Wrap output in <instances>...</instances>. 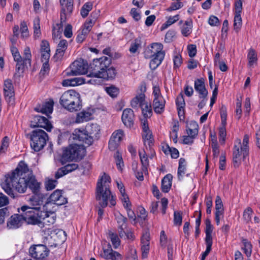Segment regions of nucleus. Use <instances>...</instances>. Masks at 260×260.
I'll return each mask as SVG.
<instances>
[{"label": "nucleus", "instance_id": "obj_30", "mask_svg": "<svg viewBox=\"0 0 260 260\" xmlns=\"http://www.w3.org/2000/svg\"><path fill=\"white\" fill-rule=\"evenodd\" d=\"M68 44L66 40H61L57 45L55 55L58 58H61L68 47Z\"/></svg>", "mask_w": 260, "mask_h": 260}, {"label": "nucleus", "instance_id": "obj_57", "mask_svg": "<svg viewBox=\"0 0 260 260\" xmlns=\"http://www.w3.org/2000/svg\"><path fill=\"white\" fill-rule=\"evenodd\" d=\"M252 212H253V211H252V209L250 207L247 208L244 211L243 218L246 222H248L251 220Z\"/></svg>", "mask_w": 260, "mask_h": 260}, {"label": "nucleus", "instance_id": "obj_19", "mask_svg": "<svg viewBox=\"0 0 260 260\" xmlns=\"http://www.w3.org/2000/svg\"><path fill=\"white\" fill-rule=\"evenodd\" d=\"M62 190L56 189L49 196L48 200L54 204L62 205L67 203V199L62 195Z\"/></svg>", "mask_w": 260, "mask_h": 260}, {"label": "nucleus", "instance_id": "obj_27", "mask_svg": "<svg viewBox=\"0 0 260 260\" xmlns=\"http://www.w3.org/2000/svg\"><path fill=\"white\" fill-rule=\"evenodd\" d=\"M54 103L52 100H50L48 102L45 103L42 106H37L35 110L42 113L48 115L51 114L53 111Z\"/></svg>", "mask_w": 260, "mask_h": 260}, {"label": "nucleus", "instance_id": "obj_37", "mask_svg": "<svg viewBox=\"0 0 260 260\" xmlns=\"http://www.w3.org/2000/svg\"><path fill=\"white\" fill-rule=\"evenodd\" d=\"M179 19V15H176L173 16H170L168 18L167 21L162 24L160 30H164L167 29L169 26L177 22Z\"/></svg>", "mask_w": 260, "mask_h": 260}, {"label": "nucleus", "instance_id": "obj_15", "mask_svg": "<svg viewBox=\"0 0 260 260\" xmlns=\"http://www.w3.org/2000/svg\"><path fill=\"white\" fill-rule=\"evenodd\" d=\"M4 93L6 100L9 105H13L14 102V90L12 81L6 79L4 82Z\"/></svg>", "mask_w": 260, "mask_h": 260}, {"label": "nucleus", "instance_id": "obj_48", "mask_svg": "<svg viewBox=\"0 0 260 260\" xmlns=\"http://www.w3.org/2000/svg\"><path fill=\"white\" fill-rule=\"evenodd\" d=\"M105 90L106 91V92L110 96H111L112 98L116 97L119 93L118 89L114 86H110L108 87H106L105 88Z\"/></svg>", "mask_w": 260, "mask_h": 260}, {"label": "nucleus", "instance_id": "obj_63", "mask_svg": "<svg viewBox=\"0 0 260 260\" xmlns=\"http://www.w3.org/2000/svg\"><path fill=\"white\" fill-rule=\"evenodd\" d=\"M174 67L175 68H179L182 64L181 56L179 54H176L174 56Z\"/></svg>", "mask_w": 260, "mask_h": 260}, {"label": "nucleus", "instance_id": "obj_8", "mask_svg": "<svg viewBox=\"0 0 260 260\" xmlns=\"http://www.w3.org/2000/svg\"><path fill=\"white\" fill-rule=\"evenodd\" d=\"M21 210L24 221L27 224L40 225L42 223V218L45 215L44 212L41 213L37 210V208L23 206L21 207Z\"/></svg>", "mask_w": 260, "mask_h": 260}, {"label": "nucleus", "instance_id": "obj_43", "mask_svg": "<svg viewBox=\"0 0 260 260\" xmlns=\"http://www.w3.org/2000/svg\"><path fill=\"white\" fill-rule=\"evenodd\" d=\"M58 184L57 180H46L44 182L45 189L47 191L52 190Z\"/></svg>", "mask_w": 260, "mask_h": 260}, {"label": "nucleus", "instance_id": "obj_32", "mask_svg": "<svg viewBox=\"0 0 260 260\" xmlns=\"http://www.w3.org/2000/svg\"><path fill=\"white\" fill-rule=\"evenodd\" d=\"M192 21L191 19L185 22L181 28L182 34L185 36H188L192 32Z\"/></svg>", "mask_w": 260, "mask_h": 260}, {"label": "nucleus", "instance_id": "obj_41", "mask_svg": "<svg viewBox=\"0 0 260 260\" xmlns=\"http://www.w3.org/2000/svg\"><path fill=\"white\" fill-rule=\"evenodd\" d=\"M114 158L116 165L118 170L121 171L124 167V164L121 155L117 151L114 154Z\"/></svg>", "mask_w": 260, "mask_h": 260}, {"label": "nucleus", "instance_id": "obj_25", "mask_svg": "<svg viewBox=\"0 0 260 260\" xmlns=\"http://www.w3.org/2000/svg\"><path fill=\"white\" fill-rule=\"evenodd\" d=\"M134 114L131 109H125L123 110L121 119L123 124L127 127H131L134 123Z\"/></svg>", "mask_w": 260, "mask_h": 260}, {"label": "nucleus", "instance_id": "obj_20", "mask_svg": "<svg viewBox=\"0 0 260 260\" xmlns=\"http://www.w3.org/2000/svg\"><path fill=\"white\" fill-rule=\"evenodd\" d=\"M69 148L74 160L81 159L85 155V148L81 144H72Z\"/></svg>", "mask_w": 260, "mask_h": 260}, {"label": "nucleus", "instance_id": "obj_31", "mask_svg": "<svg viewBox=\"0 0 260 260\" xmlns=\"http://www.w3.org/2000/svg\"><path fill=\"white\" fill-rule=\"evenodd\" d=\"M247 58L248 60V66L250 68H253L256 64L257 60L256 52L253 49L250 48L248 50Z\"/></svg>", "mask_w": 260, "mask_h": 260}, {"label": "nucleus", "instance_id": "obj_47", "mask_svg": "<svg viewBox=\"0 0 260 260\" xmlns=\"http://www.w3.org/2000/svg\"><path fill=\"white\" fill-rule=\"evenodd\" d=\"M109 237L112 242L113 247L115 248H117L119 246L120 242L117 234L110 232L109 233Z\"/></svg>", "mask_w": 260, "mask_h": 260}, {"label": "nucleus", "instance_id": "obj_5", "mask_svg": "<svg viewBox=\"0 0 260 260\" xmlns=\"http://www.w3.org/2000/svg\"><path fill=\"white\" fill-rule=\"evenodd\" d=\"M249 137L245 135L244 136L242 144L240 140L237 141L238 144L235 145L233 149V162L235 168H238L242 161H244L249 154Z\"/></svg>", "mask_w": 260, "mask_h": 260}, {"label": "nucleus", "instance_id": "obj_14", "mask_svg": "<svg viewBox=\"0 0 260 260\" xmlns=\"http://www.w3.org/2000/svg\"><path fill=\"white\" fill-rule=\"evenodd\" d=\"M29 252L36 260L43 259L48 255L49 250L46 246L38 244L31 246L29 248Z\"/></svg>", "mask_w": 260, "mask_h": 260}, {"label": "nucleus", "instance_id": "obj_35", "mask_svg": "<svg viewBox=\"0 0 260 260\" xmlns=\"http://www.w3.org/2000/svg\"><path fill=\"white\" fill-rule=\"evenodd\" d=\"M187 133L188 136L195 138L198 133V123L194 121L191 122L187 129Z\"/></svg>", "mask_w": 260, "mask_h": 260}, {"label": "nucleus", "instance_id": "obj_34", "mask_svg": "<svg viewBox=\"0 0 260 260\" xmlns=\"http://www.w3.org/2000/svg\"><path fill=\"white\" fill-rule=\"evenodd\" d=\"M141 108L142 112L145 118L151 116L152 114L151 106L150 103L146 102L145 100L140 107Z\"/></svg>", "mask_w": 260, "mask_h": 260}, {"label": "nucleus", "instance_id": "obj_11", "mask_svg": "<svg viewBox=\"0 0 260 260\" xmlns=\"http://www.w3.org/2000/svg\"><path fill=\"white\" fill-rule=\"evenodd\" d=\"M142 125L143 129V139L144 141V144L146 147V150H148L149 149L150 151V154L149 158L152 159L154 155L155 152L153 149L151 148V145L153 143V138L152 133L150 131L148 127V121L147 119H143L142 120Z\"/></svg>", "mask_w": 260, "mask_h": 260}, {"label": "nucleus", "instance_id": "obj_52", "mask_svg": "<svg viewBox=\"0 0 260 260\" xmlns=\"http://www.w3.org/2000/svg\"><path fill=\"white\" fill-rule=\"evenodd\" d=\"M43 218H42V223L44 224L51 225L53 224L56 220L54 216H50L49 214L48 215H44Z\"/></svg>", "mask_w": 260, "mask_h": 260}, {"label": "nucleus", "instance_id": "obj_24", "mask_svg": "<svg viewBox=\"0 0 260 260\" xmlns=\"http://www.w3.org/2000/svg\"><path fill=\"white\" fill-rule=\"evenodd\" d=\"M108 248H103V252L101 256L105 259L111 260H121L122 256L120 254L116 251H113L110 244L108 245Z\"/></svg>", "mask_w": 260, "mask_h": 260}, {"label": "nucleus", "instance_id": "obj_54", "mask_svg": "<svg viewBox=\"0 0 260 260\" xmlns=\"http://www.w3.org/2000/svg\"><path fill=\"white\" fill-rule=\"evenodd\" d=\"M182 222V213L180 212L174 211V223L176 225H181Z\"/></svg>", "mask_w": 260, "mask_h": 260}, {"label": "nucleus", "instance_id": "obj_33", "mask_svg": "<svg viewBox=\"0 0 260 260\" xmlns=\"http://www.w3.org/2000/svg\"><path fill=\"white\" fill-rule=\"evenodd\" d=\"M74 160L69 147L66 148L63 151L62 155L60 158V162L62 164H65L67 162Z\"/></svg>", "mask_w": 260, "mask_h": 260}, {"label": "nucleus", "instance_id": "obj_45", "mask_svg": "<svg viewBox=\"0 0 260 260\" xmlns=\"http://www.w3.org/2000/svg\"><path fill=\"white\" fill-rule=\"evenodd\" d=\"M141 47V41L139 39H136L133 42L129 49V52L132 54H136L138 52L139 49Z\"/></svg>", "mask_w": 260, "mask_h": 260}, {"label": "nucleus", "instance_id": "obj_38", "mask_svg": "<svg viewBox=\"0 0 260 260\" xmlns=\"http://www.w3.org/2000/svg\"><path fill=\"white\" fill-rule=\"evenodd\" d=\"M145 95L143 94H140L134 98L131 101V106L133 108H137L142 105L145 101Z\"/></svg>", "mask_w": 260, "mask_h": 260}, {"label": "nucleus", "instance_id": "obj_59", "mask_svg": "<svg viewBox=\"0 0 260 260\" xmlns=\"http://www.w3.org/2000/svg\"><path fill=\"white\" fill-rule=\"evenodd\" d=\"M226 136V129L224 126H221L219 130V139L221 143H223Z\"/></svg>", "mask_w": 260, "mask_h": 260}, {"label": "nucleus", "instance_id": "obj_16", "mask_svg": "<svg viewBox=\"0 0 260 260\" xmlns=\"http://www.w3.org/2000/svg\"><path fill=\"white\" fill-rule=\"evenodd\" d=\"M139 156L142 165V170L141 172H138L136 176L137 179H141L148 177L147 168L149 166V160L147 154L144 150L139 151Z\"/></svg>", "mask_w": 260, "mask_h": 260}, {"label": "nucleus", "instance_id": "obj_10", "mask_svg": "<svg viewBox=\"0 0 260 260\" xmlns=\"http://www.w3.org/2000/svg\"><path fill=\"white\" fill-rule=\"evenodd\" d=\"M27 174V179H34L35 177L32 175L31 171H29L27 165L23 161H21L18 164L15 170L10 173L5 175L6 179H16L19 177V179H25Z\"/></svg>", "mask_w": 260, "mask_h": 260}, {"label": "nucleus", "instance_id": "obj_36", "mask_svg": "<svg viewBox=\"0 0 260 260\" xmlns=\"http://www.w3.org/2000/svg\"><path fill=\"white\" fill-rule=\"evenodd\" d=\"M27 184L34 194L39 193L40 183L37 181V180H27Z\"/></svg>", "mask_w": 260, "mask_h": 260}, {"label": "nucleus", "instance_id": "obj_53", "mask_svg": "<svg viewBox=\"0 0 260 260\" xmlns=\"http://www.w3.org/2000/svg\"><path fill=\"white\" fill-rule=\"evenodd\" d=\"M11 50L14 60L18 62H21L22 57L19 54L18 49L16 47L13 46L11 47Z\"/></svg>", "mask_w": 260, "mask_h": 260}, {"label": "nucleus", "instance_id": "obj_12", "mask_svg": "<svg viewBox=\"0 0 260 260\" xmlns=\"http://www.w3.org/2000/svg\"><path fill=\"white\" fill-rule=\"evenodd\" d=\"M152 94L154 96L153 102L154 111L157 114H160L164 111L166 102L160 93L158 87H153Z\"/></svg>", "mask_w": 260, "mask_h": 260}, {"label": "nucleus", "instance_id": "obj_44", "mask_svg": "<svg viewBox=\"0 0 260 260\" xmlns=\"http://www.w3.org/2000/svg\"><path fill=\"white\" fill-rule=\"evenodd\" d=\"M242 243L244 246L243 250L244 251L245 254L247 257H250L252 252V246L251 244L246 239H243L242 240Z\"/></svg>", "mask_w": 260, "mask_h": 260}, {"label": "nucleus", "instance_id": "obj_58", "mask_svg": "<svg viewBox=\"0 0 260 260\" xmlns=\"http://www.w3.org/2000/svg\"><path fill=\"white\" fill-rule=\"evenodd\" d=\"M126 260H138L136 250L131 248L127 253Z\"/></svg>", "mask_w": 260, "mask_h": 260}, {"label": "nucleus", "instance_id": "obj_13", "mask_svg": "<svg viewBox=\"0 0 260 260\" xmlns=\"http://www.w3.org/2000/svg\"><path fill=\"white\" fill-rule=\"evenodd\" d=\"M88 64L82 59L76 60L70 66V71H68L67 74L69 75H77L84 74L87 72Z\"/></svg>", "mask_w": 260, "mask_h": 260}, {"label": "nucleus", "instance_id": "obj_21", "mask_svg": "<svg viewBox=\"0 0 260 260\" xmlns=\"http://www.w3.org/2000/svg\"><path fill=\"white\" fill-rule=\"evenodd\" d=\"M24 219L22 213L11 216L7 222V227L10 229H16L21 226Z\"/></svg>", "mask_w": 260, "mask_h": 260}, {"label": "nucleus", "instance_id": "obj_61", "mask_svg": "<svg viewBox=\"0 0 260 260\" xmlns=\"http://www.w3.org/2000/svg\"><path fill=\"white\" fill-rule=\"evenodd\" d=\"M40 50L41 53L50 52L49 44L47 41L45 40L42 41Z\"/></svg>", "mask_w": 260, "mask_h": 260}, {"label": "nucleus", "instance_id": "obj_6", "mask_svg": "<svg viewBox=\"0 0 260 260\" xmlns=\"http://www.w3.org/2000/svg\"><path fill=\"white\" fill-rule=\"evenodd\" d=\"M162 49L163 45L161 43H154L146 51L145 57L152 58L149 63L151 70H155L163 60L165 54Z\"/></svg>", "mask_w": 260, "mask_h": 260}, {"label": "nucleus", "instance_id": "obj_64", "mask_svg": "<svg viewBox=\"0 0 260 260\" xmlns=\"http://www.w3.org/2000/svg\"><path fill=\"white\" fill-rule=\"evenodd\" d=\"M189 56L191 57H194L197 53L196 46L193 44L189 45L187 47Z\"/></svg>", "mask_w": 260, "mask_h": 260}, {"label": "nucleus", "instance_id": "obj_1", "mask_svg": "<svg viewBox=\"0 0 260 260\" xmlns=\"http://www.w3.org/2000/svg\"><path fill=\"white\" fill-rule=\"evenodd\" d=\"M108 64L109 60L107 57L94 59L91 64V71L87 75L91 78V79L86 80L81 77L66 79L62 81V85L75 86L86 83L96 85L101 83L100 78L105 80L113 79L116 75V72L113 68L107 69Z\"/></svg>", "mask_w": 260, "mask_h": 260}, {"label": "nucleus", "instance_id": "obj_22", "mask_svg": "<svg viewBox=\"0 0 260 260\" xmlns=\"http://www.w3.org/2000/svg\"><path fill=\"white\" fill-rule=\"evenodd\" d=\"M116 219L118 224V233L120 238H122L125 235V230H126L127 218L120 213L115 214Z\"/></svg>", "mask_w": 260, "mask_h": 260}, {"label": "nucleus", "instance_id": "obj_28", "mask_svg": "<svg viewBox=\"0 0 260 260\" xmlns=\"http://www.w3.org/2000/svg\"><path fill=\"white\" fill-rule=\"evenodd\" d=\"M194 89L200 94L201 98H205L208 94V91L205 88L204 82L201 79H198L194 82Z\"/></svg>", "mask_w": 260, "mask_h": 260}, {"label": "nucleus", "instance_id": "obj_46", "mask_svg": "<svg viewBox=\"0 0 260 260\" xmlns=\"http://www.w3.org/2000/svg\"><path fill=\"white\" fill-rule=\"evenodd\" d=\"M9 145V138L7 136H6L3 139L2 141L0 147V155L6 153L8 149Z\"/></svg>", "mask_w": 260, "mask_h": 260}, {"label": "nucleus", "instance_id": "obj_9", "mask_svg": "<svg viewBox=\"0 0 260 260\" xmlns=\"http://www.w3.org/2000/svg\"><path fill=\"white\" fill-rule=\"evenodd\" d=\"M30 139L31 148L38 152L42 149L46 145L48 136L43 130L37 129L31 132Z\"/></svg>", "mask_w": 260, "mask_h": 260}, {"label": "nucleus", "instance_id": "obj_62", "mask_svg": "<svg viewBox=\"0 0 260 260\" xmlns=\"http://www.w3.org/2000/svg\"><path fill=\"white\" fill-rule=\"evenodd\" d=\"M183 6V3L180 2H177L172 3L171 6L168 9V11L176 10L181 8Z\"/></svg>", "mask_w": 260, "mask_h": 260}, {"label": "nucleus", "instance_id": "obj_39", "mask_svg": "<svg viewBox=\"0 0 260 260\" xmlns=\"http://www.w3.org/2000/svg\"><path fill=\"white\" fill-rule=\"evenodd\" d=\"M62 25L61 24H57L53 28L52 38L54 42H56L61 37Z\"/></svg>", "mask_w": 260, "mask_h": 260}, {"label": "nucleus", "instance_id": "obj_55", "mask_svg": "<svg viewBox=\"0 0 260 260\" xmlns=\"http://www.w3.org/2000/svg\"><path fill=\"white\" fill-rule=\"evenodd\" d=\"M20 31L21 37L25 38L28 37V28L26 23L25 21L21 22L20 24Z\"/></svg>", "mask_w": 260, "mask_h": 260}, {"label": "nucleus", "instance_id": "obj_17", "mask_svg": "<svg viewBox=\"0 0 260 260\" xmlns=\"http://www.w3.org/2000/svg\"><path fill=\"white\" fill-rule=\"evenodd\" d=\"M30 125L32 127H40L44 128L48 132H50L52 128V126L48 119L40 115H36L34 117Z\"/></svg>", "mask_w": 260, "mask_h": 260}, {"label": "nucleus", "instance_id": "obj_56", "mask_svg": "<svg viewBox=\"0 0 260 260\" xmlns=\"http://www.w3.org/2000/svg\"><path fill=\"white\" fill-rule=\"evenodd\" d=\"M120 199L121 200V202L124 208H127L129 206H132V204L130 202L129 198L127 195L125 194V192H124L123 194L121 193Z\"/></svg>", "mask_w": 260, "mask_h": 260}, {"label": "nucleus", "instance_id": "obj_18", "mask_svg": "<svg viewBox=\"0 0 260 260\" xmlns=\"http://www.w3.org/2000/svg\"><path fill=\"white\" fill-rule=\"evenodd\" d=\"M124 137V132L121 129L114 131L109 142V148L111 150H115Z\"/></svg>", "mask_w": 260, "mask_h": 260}, {"label": "nucleus", "instance_id": "obj_60", "mask_svg": "<svg viewBox=\"0 0 260 260\" xmlns=\"http://www.w3.org/2000/svg\"><path fill=\"white\" fill-rule=\"evenodd\" d=\"M176 103L177 106V108H184L185 104L183 95L182 94H179L177 96Z\"/></svg>", "mask_w": 260, "mask_h": 260}, {"label": "nucleus", "instance_id": "obj_50", "mask_svg": "<svg viewBox=\"0 0 260 260\" xmlns=\"http://www.w3.org/2000/svg\"><path fill=\"white\" fill-rule=\"evenodd\" d=\"M172 180H161V190L164 192H168L172 186Z\"/></svg>", "mask_w": 260, "mask_h": 260}, {"label": "nucleus", "instance_id": "obj_40", "mask_svg": "<svg viewBox=\"0 0 260 260\" xmlns=\"http://www.w3.org/2000/svg\"><path fill=\"white\" fill-rule=\"evenodd\" d=\"M52 203L49 202L48 200L45 204H43L41 206V209L40 210V212L42 213H44L45 215H48L50 214L51 215L54 214L53 211L50 209V206H52Z\"/></svg>", "mask_w": 260, "mask_h": 260}, {"label": "nucleus", "instance_id": "obj_29", "mask_svg": "<svg viewBox=\"0 0 260 260\" xmlns=\"http://www.w3.org/2000/svg\"><path fill=\"white\" fill-rule=\"evenodd\" d=\"M92 114L90 112L83 110L77 114L75 123H81L89 120L91 118Z\"/></svg>", "mask_w": 260, "mask_h": 260}, {"label": "nucleus", "instance_id": "obj_26", "mask_svg": "<svg viewBox=\"0 0 260 260\" xmlns=\"http://www.w3.org/2000/svg\"><path fill=\"white\" fill-rule=\"evenodd\" d=\"M78 167L77 165L75 164H71L65 166L59 169L55 173L56 179L62 177L64 175L73 170H76Z\"/></svg>", "mask_w": 260, "mask_h": 260}, {"label": "nucleus", "instance_id": "obj_42", "mask_svg": "<svg viewBox=\"0 0 260 260\" xmlns=\"http://www.w3.org/2000/svg\"><path fill=\"white\" fill-rule=\"evenodd\" d=\"M92 3L91 2L85 3L82 7L81 10V15L83 18L86 17L89 11H90L92 9Z\"/></svg>", "mask_w": 260, "mask_h": 260}, {"label": "nucleus", "instance_id": "obj_2", "mask_svg": "<svg viewBox=\"0 0 260 260\" xmlns=\"http://www.w3.org/2000/svg\"><path fill=\"white\" fill-rule=\"evenodd\" d=\"M111 180H99L96 183L95 197L101 207L107 206L108 201L111 206H115L116 201L110 190Z\"/></svg>", "mask_w": 260, "mask_h": 260}, {"label": "nucleus", "instance_id": "obj_7", "mask_svg": "<svg viewBox=\"0 0 260 260\" xmlns=\"http://www.w3.org/2000/svg\"><path fill=\"white\" fill-rule=\"evenodd\" d=\"M1 185L5 192L13 198H15L13 188L19 193H24L27 187V180H5Z\"/></svg>", "mask_w": 260, "mask_h": 260}, {"label": "nucleus", "instance_id": "obj_4", "mask_svg": "<svg viewBox=\"0 0 260 260\" xmlns=\"http://www.w3.org/2000/svg\"><path fill=\"white\" fill-rule=\"evenodd\" d=\"M60 103L66 109L70 112L77 111L82 108L80 94L74 90L64 92L60 99Z\"/></svg>", "mask_w": 260, "mask_h": 260}, {"label": "nucleus", "instance_id": "obj_51", "mask_svg": "<svg viewBox=\"0 0 260 260\" xmlns=\"http://www.w3.org/2000/svg\"><path fill=\"white\" fill-rule=\"evenodd\" d=\"M242 25V18L240 14H235L234 27V29L238 31Z\"/></svg>", "mask_w": 260, "mask_h": 260}, {"label": "nucleus", "instance_id": "obj_49", "mask_svg": "<svg viewBox=\"0 0 260 260\" xmlns=\"http://www.w3.org/2000/svg\"><path fill=\"white\" fill-rule=\"evenodd\" d=\"M60 5L66 8L68 12L71 13L73 10V0H59Z\"/></svg>", "mask_w": 260, "mask_h": 260}, {"label": "nucleus", "instance_id": "obj_23", "mask_svg": "<svg viewBox=\"0 0 260 260\" xmlns=\"http://www.w3.org/2000/svg\"><path fill=\"white\" fill-rule=\"evenodd\" d=\"M45 197L42 193H35L29 198L28 202L31 205V208H37V210L40 211L41 209V206L43 205Z\"/></svg>", "mask_w": 260, "mask_h": 260}, {"label": "nucleus", "instance_id": "obj_3", "mask_svg": "<svg viewBox=\"0 0 260 260\" xmlns=\"http://www.w3.org/2000/svg\"><path fill=\"white\" fill-rule=\"evenodd\" d=\"M100 132V126L96 123H88L85 129H76L71 138L74 140L82 141L88 145L93 142V138H96Z\"/></svg>", "mask_w": 260, "mask_h": 260}]
</instances>
